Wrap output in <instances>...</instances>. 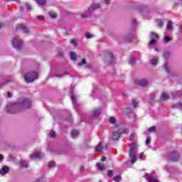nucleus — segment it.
Returning <instances> with one entry per match:
<instances>
[{
  "label": "nucleus",
  "mask_w": 182,
  "mask_h": 182,
  "mask_svg": "<svg viewBox=\"0 0 182 182\" xmlns=\"http://www.w3.org/2000/svg\"><path fill=\"white\" fill-rule=\"evenodd\" d=\"M31 106L32 101L29 98H21L19 101L8 105L6 107V110L10 114H15V113H20V112L25 110V109H29Z\"/></svg>",
  "instance_id": "nucleus-1"
},
{
  "label": "nucleus",
  "mask_w": 182,
  "mask_h": 182,
  "mask_svg": "<svg viewBox=\"0 0 182 182\" xmlns=\"http://www.w3.org/2000/svg\"><path fill=\"white\" fill-rule=\"evenodd\" d=\"M129 139L132 144L131 145V148L129 149V159L131 160V163L134 164L136 161H137V152H136V134L132 133L131 134Z\"/></svg>",
  "instance_id": "nucleus-2"
},
{
  "label": "nucleus",
  "mask_w": 182,
  "mask_h": 182,
  "mask_svg": "<svg viewBox=\"0 0 182 182\" xmlns=\"http://www.w3.org/2000/svg\"><path fill=\"white\" fill-rule=\"evenodd\" d=\"M103 55L105 56V62L107 63V65H113L116 62V59L112 51L105 50L103 51Z\"/></svg>",
  "instance_id": "nucleus-3"
},
{
  "label": "nucleus",
  "mask_w": 182,
  "mask_h": 182,
  "mask_svg": "<svg viewBox=\"0 0 182 182\" xmlns=\"http://www.w3.org/2000/svg\"><path fill=\"white\" fill-rule=\"evenodd\" d=\"M24 79L26 83H32V82L38 79V73L36 71L28 73L24 75Z\"/></svg>",
  "instance_id": "nucleus-4"
},
{
  "label": "nucleus",
  "mask_w": 182,
  "mask_h": 182,
  "mask_svg": "<svg viewBox=\"0 0 182 182\" xmlns=\"http://www.w3.org/2000/svg\"><path fill=\"white\" fill-rule=\"evenodd\" d=\"M99 8H100V5L97 4H92L84 14H81L82 18H89L93 14V11L99 9Z\"/></svg>",
  "instance_id": "nucleus-5"
},
{
  "label": "nucleus",
  "mask_w": 182,
  "mask_h": 182,
  "mask_svg": "<svg viewBox=\"0 0 182 182\" xmlns=\"http://www.w3.org/2000/svg\"><path fill=\"white\" fill-rule=\"evenodd\" d=\"M70 96L71 97V100H72L74 108L76 109L77 112H79V110H80V107H82V105L77 103V100H76V96L73 93V90H70Z\"/></svg>",
  "instance_id": "nucleus-6"
},
{
  "label": "nucleus",
  "mask_w": 182,
  "mask_h": 182,
  "mask_svg": "<svg viewBox=\"0 0 182 182\" xmlns=\"http://www.w3.org/2000/svg\"><path fill=\"white\" fill-rule=\"evenodd\" d=\"M11 43L14 48H15V49H17V50H19L22 48V45H23V41L21 40L19 38L16 37L13 38Z\"/></svg>",
  "instance_id": "nucleus-7"
},
{
  "label": "nucleus",
  "mask_w": 182,
  "mask_h": 182,
  "mask_svg": "<svg viewBox=\"0 0 182 182\" xmlns=\"http://www.w3.org/2000/svg\"><path fill=\"white\" fill-rule=\"evenodd\" d=\"M168 159L171 161H178L180 160V154L177 151H172L168 154Z\"/></svg>",
  "instance_id": "nucleus-8"
},
{
  "label": "nucleus",
  "mask_w": 182,
  "mask_h": 182,
  "mask_svg": "<svg viewBox=\"0 0 182 182\" xmlns=\"http://www.w3.org/2000/svg\"><path fill=\"white\" fill-rule=\"evenodd\" d=\"M134 85H136L137 86H142V87L147 86V85H149V82L144 79L134 80Z\"/></svg>",
  "instance_id": "nucleus-9"
},
{
  "label": "nucleus",
  "mask_w": 182,
  "mask_h": 182,
  "mask_svg": "<svg viewBox=\"0 0 182 182\" xmlns=\"http://www.w3.org/2000/svg\"><path fill=\"white\" fill-rule=\"evenodd\" d=\"M102 110L103 108L102 107L95 108L92 110L91 113L95 117H97V116H100V114H102Z\"/></svg>",
  "instance_id": "nucleus-10"
},
{
  "label": "nucleus",
  "mask_w": 182,
  "mask_h": 182,
  "mask_svg": "<svg viewBox=\"0 0 182 182\" xmlns=\"http://www.w3.org/2000/svg\"><path fill=\"white\" fill-rule=\"evenodd\" d=\"M149 13H150V10H149V7H147V6H141V14H142V15H143V16H144V18H147L146 17V15H147Z\"/></svg>",
  "instance_id": "nucleus-11"
},
{
  "label": "nucleus",
  "mask_w": 182,
  "mask_h": 182,
  "mask_svg": "<svg viewBox=\"0 0 182 182\" xmlns=\"http://www.w3.org/2000/svg\"><path fill=\"white\" fill-rule=\"evenodd\" d=\"M133 39H134V31L129 33L124 38V40L126 42H132V41H133Z\"/></svg>",
  "instance_id": "nucleus-12"
},
{
  "label": "nucleus",
  "mask_w": 182,
  "mask_h": 182,
  "mask_svg": "<svg viewBox=\"0 0 182 182\" xmlns=\"http://www.w3.org/2000/svg\"><path fill=\"white\" fill-rule=\"evenodd\" d=\"M39 159H41V152H33L30 156L31 160H39Z\"/></svg>",
  "instance_id": "nucleus-13"
},
{
  "label": "nucleus",
  "mask_w": 182,
  "mask_h": 182,
  "mask_svg": "<svg viewBox=\"0 0 182 182\" xmlns=\"http://www.w3.org/2000/svg\"><path fill=\"white\" fill-rule=\"evenodd\" d=\"M120 136L122 135L119 130L118 132H114L112 135V139L114 141L118 140L119 139H120Z\"/></svg>",
  "instance_id": "nucleus-14"
},
{
  "label": "nucleus",
  "mask_w": 182,
  "mask_h": 182,
  "mask_svg": "<svg viewBox=\"0 0 182 182\" xmlns=\"http://www.w3.org/2000/svg\"><path fill=\"white\" fill-rule=\"evenodd\" d=\"M9 171V167L7 166H4L3 168L0 169V174L1 176H5Z\"/></svg>",
  "instance_id": "nucleus-15"
},
{
  "label": "nucleus",
  "mask_w": 182,
  "mask_h": 182,
  "mask_svg": "<svg viewBox=\"0 0 182 182\" xmlns=\"http://www.w3.org/2000/svg\"><path fill=\"white\" fill-rule=\"evenodd\" d=\"M79 134H80V132H79V130H77V129H73L71 132L72 139H77V137H79Z\"/></svg>",
  "instance_id": "nucleus-16"
},
{
  "label": "nucleus",
  "mask_w": 182,
  "mask_h": 182,
  "mask_svg": "<svg viewBox=\"0 0 182 182\" xmlns=\"http://www.w3.org/2000/svg\"><path fill=\"white\" fill-rule=\"evenodd\" d=\"M170 99V95H168L167 93H162L161 96L160 97L161 102H166V100H168Z\"/></svg>",
  "instance_id": "nucleus-17"
},
{
  "label": "nucleus",
  "mask_w": 182,
  "mask_h": 182,
  "mask_svg": "<svg viewBox=\"0 0 182 182\" xmlns=\"http://www.w3.org/2000/svg\"><path fill=\"white\" fill-rule=\"evenodd\" d=\"M162 55L165 60H168V58H170V52L168 50H164L162 52Z\"/></svg>",
  "instance_id": "nucleus-18"
},
{
  "label": "nucleus",
  "mask_w": 182,
  "mask_h": 182,
  "mask_svg": "<svg viewBox=\"0 0 182 182\" xmlns=\"http://www.w3.org/2000/svg\"><path fill=\"white\" fill-rule=\"evenodd\" d=\"M19 29H21V31H23V32L24 33H28V32H29V28H28V27H26V26H25V24H21L18 26Z\"/></svg>",
  "instance_id": "nucleus-19"
},
{
  "label": "nucleus",
  "mask_w": 182,
  "mask_h": 182,
  "mask_svg": "<svg viewBox=\"0 0 182 182\" xmlns=\"http://www.w3.org/2000/svg\"><path fill=\"white\" fill-rule=\"evenodd\" d=\"M119 134H129V128H124L122 129V128L119 129Z\"/></svg>",
  "instance_id": "nucleus-20"
},
{
  "label": "nucleus",
  "mask_w": 182,
  "mask_h": 182,
  "mask_svg": "<svg viewBox=\"0 0 182 182\" xmlns=\"http://www.w3.org/2000/svg\"><path fill=\"white\" fill-rule=\"evenodd\" d=\"M28 161H23V160H21L20 161V166L22 168H28Z\"/></svg>",
  "instance_id": "nucleus-21"
},
{
  "label": "nucleus",
  "mask_w": 182,
  "mask_h": 182,
  "mask_svg": "<svg viewBox=\"0 0 182 182\" xmlns=\"http://www.w3.org/2000/svg\"><path fill=\"white\" fill-rule=\"evenodd\" d=\"M103 149V146H102V143H100L96 149H95V151L96 153H102V150Z\"/></svg>",
  "instance_id": "nucleus-22"
},
{
  "label": "nucleus",
  "mask_w": 182,
  "mask_h": 182,
  "mask_svg": "<svg viewBox=\"0 0 182 182\" xmlns=\"http://www.w3.org/2000/svg\"><path fill=\"white\" fill-rule=\"evenodd\" d=\"M70 59L71 60L76 62V60H77V55H76L75 53H73V52L70 53Z\"/></svg>",
  "instance_id": "nucleus-23"
},
{
  "label": "nucleus",
  "mask_w": 182,
  "mask_h": 182,
  "mask_svg": "<svg viewBox=\"0 0 182 182\" xmlns=\"http://www.w3.org/2000/svg\"><path fill=\"white\" fill-rule=\"evenodd\" d=\"M136 25H137V20L136 18H133L132 20V31H134L136 29Z\"/></svg>",
  "instance_id": "nucleus-24"
},
{
  "label": "nucleus",
  "mask_w": 182,
  "mask_h": 182,
  "mask_svg": "<svg viewBox=\"0 0 182 182\" xmlns=\"http://www.w3.org/2000/svg\"><path fill=\"white\" fill-rule=\"evenodd\" d=\"M36 2L41 6H43L46 4V0H36Z\"/></svg>",
  "instance_id": "nucleus-25"
},
{
  "label": "nucleus",
  "mask_w": 182,
  "mask_h": 182,
  "mask_svg": "<svg viewBox=\"0 0 182 182\" xmlns=\"http://www.w3.org/2000/svg\"><path fill=\"white\" fill-rule=\"evenodd\" d=\"M108 122H109V123L110 124H115V123H116V118H114V117H111L108 119Z\"/></svg>",
  "instance_id": "nucleus-26"
},
{
  "label": "nucleus",
  "mask_w": 182,
  "mask_h": 182,
  "mask_svg": "<svg viewBox=\"0 0 182 182\" xmlns=\"http://www.w3.org/2000/svg\"><path fill=\"white\" fill-rule=\"evenodd\" d=\"M34 182H46V177L41 176L36 180Z\"/></svg>",
  "instance_id": "nucleus-27"
},
{
  "label": "nucleus",
  "mask_w": 182,
  "mask_h": 182,
  "mask_svg": "<svg viewBox=\"0 0 182 182\" xmlns=\"http://www.w3.org/2000/svg\"><path fill=\"white\" fill-rule=\"evenodd\" d=\"M136 58L131 57L129 59V64L132 65V66H134V65H136Z\"/></svg>",
  "instance_id": "nucleus-28"
},
{
  "label": "nucleus",
  "mask_w": 182,
  "mask_h": 182,
  "mask_svg": "<svg viewBox=\"0 0 182 182\" xmlns=\"http://www.w3.org/2000/svg\"><path fill=\"white\" fill-rule=\"evenodd\" d=\"M113 180H114V181H115V182H120V181H122V176H114L113 177Z\"/></svg>",
  "instance_id": "nucleus-29"
},
{
  "label": "nucleus",
  "mask_w": 182,
  "mask_h": 182,
  "mask_svg": "<svg viewBox=\"0 0 182 182\" xmlns=\"http://www.w3.org/2000/svg\"><path fill=\"white\" fill-rule=\"evenodd\" d=\"M56 167V164L55 163V161H50L48 163V168H53Z\"/></svg>",
  "instance_id": "nucleus-30"
},
{
  "label": "nucleus",
  "mask_w": 182,
  "mask_h": 182,
  "mask_svg": "<svg viewBox=\"0 0 182 182\" xmlns=\"http://www.w3.org/2000/svg\"><path fill=\"white\" fill-rule=\"evenodd\" d=\"M167 28L168 31H171V29H173V22H171V21H168Z\"/></svg>",
  "instance_id": "nucleus-31"
},
{
  "label": "nucleus",
  "mask_w": 182,
  "mask_h": 182,
  "mask_svg": "<svg viewBox=\"0 0 182 182\" xmlns=\"http://www.w3.org/2000/svg\"><path fill=\"white\" fill-rule=\"evenodd\" d=\"M96 166H97V168L98 170H100V171H102V170H103V164H100V163H97V164H96Z\"/></svg>",
  "instance_id": "nucleus-32"
},
{
  "label": "nucleus",
  "mask_w": 182,
  "mask_h": 182,
  "mask_svg": "<svg viewBox=\"0 0 182 182\" xmlns=\"http://www.w3.org/2000/svg\"><path fill=\"white\" fill-rule=\"evenodd\" d=\"M151 38V39H159V35H157V33H156L155 32H152Z\"/></svg>",
  "instance_id": "nucleus-33"
},
{
  "label": "nucleus",
  "mask_w": 182,
  "mask_h": 182,
  "mask_svg": "<svg viewBox=\"0 0 182 182\" xmlns=\"http://www.w3.org/2000/svg\"><path fill=\"white\" fill-rule=\"evenodd\" d=\"M156 43H157V41H156V39L151 38L149 45H150V46H153L156 45Z\"/></svg>",
  "instance_id": "nucleus-34"
},
{
  "label": "nucleus",
  "mask_w": 182,
  "mask_h": 182,
  "mask_svg": "<svg viewBox=\"0 0 182 182\" xmlns=\"http://www.w3.org/2000/svg\"><path fill=\"white\" fill-rule=\"evenodd\" d=\"M164 69L167 73H170V67H168V63H166L164 65Z\"/></svg>",
  "instance_id": "nucleus-35"
},
{
  "label": "nucleus",
  "mask_w": 182,
  "mask_h": 182,
  "mask_svg": "<svg viewBox=\"0 0 182 182\" xmlns=\"http://www.w3.org/2000/svg\"><path fill=\"white\" fill-rule=\"evenodd\" d=\"M15 160H16V159H15V156H14V155H9L8 156V161H15Z\"/></svg>",
  "instance_id": "nucleus-36"
},
{
  "label": "nucleus",
  "mask_w": 182,
  "mask_h": 182,
  "mask_svg": "<svg viewBox=\"0 0 182 182\" xmlns=\"http://www.w3.org/2000/svg\"><path fill=\"white\" fill-rule=\"evenodd\" d=\"M137 105H139L137 101H136V100H132V105L133 106L134 109H136V107H137Z\"/></svg>",
  "instance_id": "nucleus-37"
},
{
  "label": "nucleus",
  "mask_w": 182,
  "mask_h": 182,
  "mask_svg": "<svg viewBox=\"0 0 182 182\" xmlns=\"http://www.w3.org/2000/svg\"><path fill=\"white\" fill-rule=\"evenodd\" d=\"M133 112V110L130 107H127L125 110L126 114H130Z\"/></svg>",
  "instance_id": "nucleus-38"
},
{
  "label": "nucleus",
  "mask_w": 182,
  "mask_h": 182,
  "mask_svg": "<svg viewBox=\"0 0 182 182\" xmlns=\"http://www.w3.org/2000/svg\"><path fill=\"white\" fill-rule=\"evenodd\" d=\"M151 64L153 65V66H156V65H157V59L156 58H152L151 60Z\"/></svg>",
  "instance_id": "nucleus-39"
},
{
  "label": "nucleus",
  "mask_w": 182,
  "mask_h": 182,
  "mask_svg": "<svg viewBox=\"0 0 182 182\" xmlns=\"http://www.w3.org/2000/svg\"><path fill=\"white\" fill-rule=\"evenodd\" d=\"M50 137H51V139H55L56 137V133L54 131H51L50 132Z\"/></svg>",
  "instance_id": "nucleus-40"
},
{
  "label": "nucleus",
  "mask_w": 182,
  "mask_h": 182,
  "mask_svg": "<svg viewBox=\"0 0 182 182\" xmlns=\"http://www.w3.org/2000/svg\"><path fill=\"white\" fill-rule=\"evenodd\" d=\"M25 6L26 7L27 11H32V6L28 3H26Z\"/></svg>",
  "instance_id": "nucleus-41"
},
{
  "label": "nucleus",
  "mask_w": 182,
  "mask_h": 182,
  "mask_svg": "<svg viewBox=\"0 0 182 182\" xmlns=\"http://www.w3.org/2000/svg\"><path fill=\"white\" fill-rule=\"evenodd\" d=\"M85 36V38H87V39H90V38H93V36L90 33H86Z\"/></svg>",
  "instance_id": "nucleus-42"
},
{
  "label": "nucleus",
  "mask_w": 182,
  "mask_h": 182,
  "mask_svg": "<svg viewBox=\"0 0 182 182\" xmlns=\"http://www.w3.org/2000/svg\"><path fill=\"white\" fill-rule=\"evenodd\" d=\"M70 44L73 45V46L75 48H76V46H77V42H76V40H75V39L71 40Z\"/></svg>",
  "instance_id": "nucleus-43"
},
{
  "label": "nucleus",
  "mask_w": 182,
  "mask_h": 182,
  "mask_svg": "<svg viewBox=\"0 0 182 182\" xmlns=\"http://www.w3.org/2000/svg\"><path fill=\"white\" fill-rule=\"evenodd\" d=\"M148 132L149 133H153L154 132H156V127H152L148 129Z\"/></svg>",
  "instance_id": "nucleus-44"
},
{
  "label": "nucleus",
  "mask_w": 182,
  "mask_h": 182,
  "mask_svg": "<svg viewBox=\"0 0 182 182\" xmlns=\"http://www.w3.org/2000/svg\"><path fill=\"white\" fill-rule=\"evenodd\" d=\"M83 65H86V59L85 58L82 60L81 63H78V66L81 67V66H83Z\"/></svg>",
  "instance_id": "nucleus-45"
},
{
  "label": "nucleus",
  "mask_w": 182,
  "mask_h": 182,
  "mask_svg": "<svg viewBox=\"0 0 182 182\" xmlns=\"http://www.w3.org/2000/svg\"><path fill=\"white\" fill-rule=\"evenodd\" d=\"M107 176L109 177H113V171L112 170H108L107 171Z\"/></svg>",
  "instance_id": "nucleus-46"
},
{
  "label": "nucleus",
  "mask_w": 182,
  "mask_h": 182,
  "mask_svg": "<svg viewBox=\"0 0 182 182\" xmlns=\"http://www.w3.org/2000/svg\"><path fill=\"white\" fill-rule=\"evenodd\" d=\"M151 141V138H150V136H148L146 139V145L147 146L148 144H150Z\"/></svg>",
  "instance_id": "nucleus-47"
},
{
  "label": "nucleus",
  "mask_w": 182,
  "mask_h": 182,
  "mask_svg": "<svg viewBox=\"0 0 182 182\" xmlns=\"http://www.w3.org/2000/svg\"><path fill=\"white\" fill-rule=\"evenodd\" d=\"M172 107H181L182 109V103H177L172 106Z\"/></svg>",
  "instance_id": "nucleus-48"
},
{
  "label": "nucleus",
  "mask_w": 182,
  "mask_h": 182,
  "mask_svg": "<svg viewBox=\"0 0 182 182\" xmlns=\"http://www.w3.org/2000/svg\"><path fill=\"white\" fill-rule=\"evenodd\" d=\"M139 160H146V156L143 155V153H141L139 156Z\"/></svg>",
  "instance_id": "nucleus-49"
},
{
  "label": "nucleus",
  "mask_w": 182,
  "mask_h": 182,
  "mask_svg": "<svg viewBox=\"0 0 182 182\" xmlns=\"http://www.w3.org/2000/svg\"><path fill=\"white\" fill-rule=\"evenodd\" d=\"M157 23H158V26H159L160 28L163 26V21L158 20Z\"/></svg>",
  "instance_id": "nucleus-50"
},
{
  "label": "nucleus",
  "mask_w": 182,
  "mask_h": 182,
  "mask_svg": "<svg viewBox=\"0 0 182 182\" xmlns=\"http://www.w3.org/2000/svg\"><path fill=\"white\" fill-rule=\"evenodd\" d=\"M50 18H56V14L53 13V12H50Z\"/></svg>",
  "instance_id": "nucleus-51"
},
{
  "label": "nucleus",
  "mask_w": 182,
  "mask_h": 182,
  "mask_svg": "<svg viewBox=\"0 0 182 182\" xmlns=\"http://www.w3.org/2000/svg\"><path fill=\"white\" fill-rule=\"evenodd\" d=\"M171 41V38H170V36H165V42H170Z\"/></svg>",
  "instance_id": "nucleus-52"
},
{
  "label": "nucleus",
  "mask_w": 182,
  "mask_h": 182,
  "mask_svg": "<svg viewBox=\"0 0 182 182\" xmlns=\"http://www.w3.org/2000/svg\"><path fill=\"white\" fill-rule=\"evenodd\" d=\"M68 72H65L64 73H63L62 75H55L57 77H62V76H65V75H68Z\"/></svg>",
  "instance_id": "nucleus-53"
},
{
  "label": "nucleus",
  "mask_w": 182,
  "mask_h": 182,
  "mask_svg": "<svg viewBox=\"0 0 182 182\" xmlns=\"http://www.w3.org/2000/svg\"><path fill=\"white\" fill-rule=\"evenodd\" d=\"M37 19L38 21H43V19H45V17H43V16H38Z\"/></svg>",
  "instance_id": "nucleus-54"
},
{
  "label": "nucleus",
  "mask_w": 182,
  "mask_h": 182,
  "mask_svg": "<svg viewBox=\"0 0 182 182\" xmlns=\"http://www.w3.org/2000/svg\"><path fill=\"white\" fill-rule=\"evenodd\" d=\"M7 97H9V98L12 97V93H11V92H9L7 93Z\"/></svg>",
  "instance_id": "nucleus-55"
},
{
  "label": "nucleus",
  "mask_w": 182,
  "mask_h": 182,
  "mask_svg": "<svg viewBox=\"0 0 182 182\" xmlns=\"http://www.w3.org/2000/svg\"><path fill=\"white\" fill-rule=\"evenodd\" d=\"M149 103H153V102H154V97L149 98Z\"/></svg>",
  "instance_id": "nucleus-56"
},
{
  "label": "nucleus",
  "mask_w": 182,
  "mask_h": 182,
  "mask_svg": "<svg viewBox=\"0 0 182 182\" xmlns=\"http://www.w3.org/2000/svg\"><path fill=\"white\" fill-rule=\"evenodd\" d=\"M105 3L107 5H109V4H110V0H105Z\"/></svg>",
  "instance_id": "nucleus-57"
},
{
  "label": "nucleus",
  "mask_w": 182,
  "mask_h": 182,
  "mask_svg": "<svg viewBox=\"0 0 182 182\" xmlns=\"http://www.w3.org/2000/svg\"><path fill=\"white\" fill-rule=\"evenodd\" d=\"M4 160V156L0 154V161H2Z\"/></svg>",
  "instance_id": "nucleus-58"
},
{
  "label": "nucleus",
  "mask_w": 182,
  "mask_h": 182,
  "mask_svg": "<svg viewBox=\"0 0 182 182\" xmlns=\"http://www.w3.org/2000/svg\"><path fill=\"white\" fill-rule=\"evenodd\" d=\"M83 170H85V166H80V171H82Z\"/></svg>",
  "instance_id": "nucleus-59"
},
{
  "label": "nucleus",
  "mask_w": 182,
  "mask_h": 182,
  "mask_svg": "<svg viewBox=\"0 0 182 182\" xmlns=\"http://www.w3.org/2000/svg\"><path fill=\"white\" fill-rule=\"evenodd\" d=\"M102 161H106V156L102 157Z\"/></svg>",
  "instance_id": "nucleus-60"
},
{
  "label": "nucleus",
  "mask_w": 182,
  "mask_h": 182,
  "mask_svg": "<svg viewBox=\"0 0 182 182\" xmlns=\"http://www.w3.org/2000/svg\"><path fill=\"white\" fill-rule=\"evenodd\" d=\"M59 56L60 57V58H63V53H59Z\"/></svg>",
  "instance_id": "nucleus-61"
},
{
  "label": "nucleus",
  "mask_w": 182,
  "mask_h": 182,
  "mask_svg": "<svg viewBox=\"0 0 182 182\" xmlns=\"http://www.w3.org/2000/svg\"><path fill=\"white\" fill-rule=\"evenodd\" d=\"M87 144H89V141H85V146H87L85 149H87Z\"/></svg>",
  "instance_id": "nucleus-62"
},
{
  "label": "nucleus",
  "mask_w": 182,
  "mask_h": 182,
  "mask_svg": "<svg viewBox=\"0 0 182 182\" xmlns=\"http://www.w3.org/2000/svg\"><path fill=\"white\" fill-rule=\"evenodd\" d=\"M6 83H9V80H6V81L4 82V85H6Z\"/></svg>",
  "instance_id": "nucleus-63"
},
{
  "label": "nucleus",
  "mask_w": 182,
  "mask_h": 182,
  "mask_svg": "<svg viewBox=\"0 0 182 182\" xmlns=\"http://www.w3.org/2000/svg\"><path fill=\"white\" fill-rule=\"evenodd\" d=\"M180 29H181V33H182V25L181 26Z\"/></svg>",
  "instance_id": "nucleus-64"
}]
</instances>
